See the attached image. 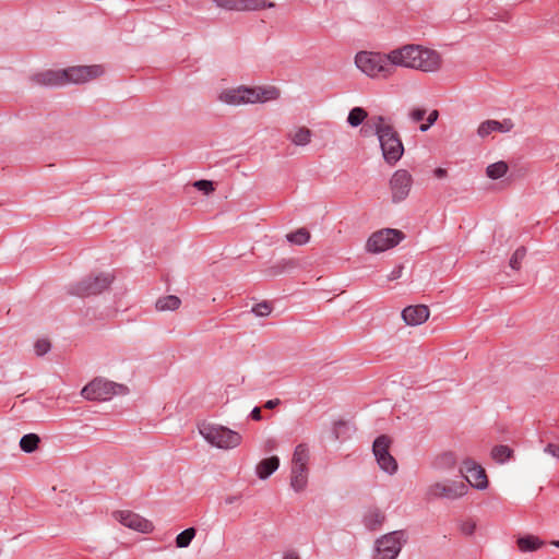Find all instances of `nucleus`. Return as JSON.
Returning <instances> with one entry per match:
<instances>
[{
    "instance_id": "58836bf2",
    "label": "nucleus",
    "mask_w": 559,
    "mask_h": 559,
    "mask_svg": "<svg viewBox=\"0 0 559 559\" xmlns=\"http://www.w3.org/2000/svg\"><path fill=\"white\" fill-rule=\"evenodd\" d=\"M50 348L51 344L46 338L37 340L34 345L35 353L39 357L46 355L50 350Z\"/></svg>"
},
{
    "instance_id": "f257e3e1",
    "label": "nucleus",
    "mask_w": 559,
    "mask_h": 559,
    "mask_svg": "<svg viewBox=\"0 0 559 559\" xmlns=\"http://www.w3.org/2000/svg\"><path fill=\"white\" fill-rule=\"evenodd\" d=\"M368 124L378 136L384 160L393 166L404 154V146L399 133L382 116H374Z\"/></svg>"
},
{
    "instance_id": "ddd939ff",
    "label": "nucleus",
    "mask_w": 559,
    "mask_h": 559,
    "mask_svg": "<svg viewBox=\"0 0 559 559\" xmlns=\"http://www.w3.org/2000/svg\"><path fill=\"white\" fill-rule=\"evenodd\" d=\"M414 63L413 70L433 73L441 69L442 58L438 51L417 45Z\"/></svg>"
},
{
    "instance_id": "9b49d317",
    "label": "nucleus",
    "mask_w": 559,
    "mask_h": 559,
    "mask_svg": "<svg viewBox=\"0 0 559 559\" xmlns=\"http://www.w3.org/2000/svg\"><path fill=\"white\" fill-rule=\"evenodd\" d=\"M468 491V486L464 481L449 480L445 483H435L427 489L429 498H442L456 500L464 497Z\"/></svg>"
},
{
    "instance_id": "a878e982",
    "label": "nucleus",
    "mask_w": 559,
    "mask_h": 559,
    "mask_svg": "<svg viewBox=\"0 0 559 559\" xmlns=\"http://www.w3.org/2000/svg\"><path fill=\"white\" fill-rule=\"evenodd\" d=\"M286 238L293 245L302 246L309 242L311 235L307 228L301 227L287 234Z\"/></svg>"
},
{
    "instance_id": "a211bd4d",
    "label": "nucleus",
    "mask_w": 559,
    "mask_h": 559,
    "mask_svg": "<svg viewBox=\"0 0 559 559\" xmlns=\"http://www.w3.org/2000/svg\"><path fill=\"white\" fill-rule=\"evenodd\" d=\"M430 311L425 305L408 306L403 309L402 318L407 325L416 326L425 323Z\"/></svg>"
},
{
    "instance_id": "4c0bfd02",
    "label": "nucleus",
    "mask_w": 559,
    "mask_h": 559,
    "mask_svg": "<svg viewBox=\"0 0 559 559\" xmlns=\"http://www.w3.org/2000/svg\"><path fill=\"white\" fill-rule=\"evenodd\" d=\"M275 3L267 0H247V11L262 10L265 8H274Z\"/></svg>"
},
{
    "instance_id": "6e6552de",
    "label": "nucleus",
    "mask_w": 559,
    "mask_h": 559,
    "mask_svg": "<svg viewBox=\"0 0 559 559\" xmlns=\"http://www.w3.org/2000/svg\"><path fill=\"white\" fill-rule=\"evenodd\" d=\"M404 239L399 229L384 228L374 231L366 242V250L370 253H380L397 246Z\"/></svg>"
},
{
    "instance_id": "2eb2a0df",
    "label": "nucleus",
    "mask_w": 559,
    "mask_h": 559,
    "mask_svg": "<svg viewBox=\"0 0 559 559\" xmlns=\"http://www.w3.org/2000/svg\"><path fill=\"white\" fill-rule=\"evenodd\" d=\"M417 51L416 44H407L402 47L392 49L389 51L391 58L393 74L396 72V68H405L413 70L415 53Z\"/></svg>"
},
{
    "instance_id": "ea45409f",
    "label": "nucleus",
    "mask_w": 559,
    "mask_h": 559,
    "mask_svg": "<svg viewBox=\"0 0 559 559\" xmlns=\"http://www.w3.org/2000/svg\"><path fill=\"white\" fill-rule=\"evenodd\" d=\"M425 115H426V110L425 109H423V108H414L409 112V118L414 122H419V121H421L425 118Z\"/></svg>"
},
{
    "instance_id": "a19ab883",
    "label": "nucleus",
    "mask_w": 559,
    "mask_h": 559,
    "mask_svg": "<svg viewBox=\"0 0 559 559\" xmlns=\"http://www.w3.org/2000/svg\"><path fill=\"white\" fill-rule=\"evenodd\" d=\"M545 452H547L548 454L559 459V445L558 444L549 443L545 448Z\"/></svg>"
},
{
    "instance_id": "9d476101",
    "label": "nucleus",
    "mask_w": 559,
    "mask_h": 559,
    "mask_svg": "<svg viewBox=\"0 0 559 559\" xmlns=\"http://www.w3.org/2000/svg\"><path fill=\"white\" fill-rule=\"evenodd\" d=\"M413 183V176L407 169L395 170L389 180L392 202L400 203L406 200L411 193Z\"/></svg>"
},
{
    "instance_id": "c9c22d12",
    "label": "nucleus",
    "mask_w": 559,
    "mask_h": 559,
    "mask_svg": "<svg viewBox=\"0 0 559 559\" xmlns=\"http://www.w3.org/2000/svg\"><path fill=\"white\" fill-rule=\"evenodd\" d=\"M192 187L205 195H209L215 190L214 182L205 179L194 181Z\"/></svg>"
},
{
    "instance_id": "aec40b11",
    "label": "nucleus",
    "mask_w": 559,
    "mask_h": 559,
    "mask_svg": "<svg viewBox=\"0 0 559 559\" xmlns=\"http://www.w3.org/2000/svg\"><path fill=\"white\" fill-rule=\"evenodd\" d=\"M217 99L229 106H238L245 103V86L240 85L237 88L223 90Z\"/></svg>"
},
{
    "instance_id": "7c9ffc66",
    "label": "nucleus",
    "mask_w": 559,
    "mask_h": 559,
    "mask_svg": "<svg viewBox=\"0 0 559 559\" xmlns=\"http://www.w3.org/2000/svg\"><path fill=\"white\" fill-rule=\"evenodd\" d=\"M197 531L194 527H189L179 533L176 537V546L178 548H187L192 539L195 537Z\"/></svg>"
},
{
    "instance_id": "2f4dec72",
    "label": "nucleus",
    "mask_w": 559,
    "mask_h": 559,
    "mask_svg": "<svg viewBox=\"0 0 559 559\" xmlns=\"http://www.w3.org/2000/svg\"><path fill=\"white\" fill-rule=\"evenodd\" d=\"M436 464L440 468L451 469L456 465V457L452 452H445L438 456Z\"/></svg>"
},
{
    "instance_id": "f8f14e48",
    "label": "nucleus",
    "mask_w": 559,
    "mask_h": 559,
    "mask_svg": "<svg viewBox=\"0 0 559 559\" xmlns=\"http://www.w3.org/2000/svg\"><path fill=\"white\" fill-rule=\"evenodd\" d=\"M390 445L391 439L382 435L373 441L372 451L380 468L392 475L397 471V462L389 452Z\"/></svg>"
},
{
    "instance_id": "dca6fc26",
    "label": "nucleus",
    "mask_w": 559,
    "mask_h": 559,
    "mask_svg": "<svg viewBox=\"0 0 559 559\" xmlns=\"http://www.w3.org/2000/svg\"><path fill=\"white\" fill-rule=\"evenodd\" d=\"M115 518L123 526L140 533L147 534L154 530V525L151 521L131 511H119L115 514Z\"/></svg>"
},
{
    "instance_id": "a18cd8bd",
    "label": "nucleus",
    "mask_w": 559,
    "mask_h": 559,
    "mask_svg": "<svg viewBox=\"0 0 559 559\" xmlns=\"http://www.w3.org/2000/svg\"><path fill=\"white\" fill-rule=\"evenodd\" d=\"M280 403H281V401H280L278 399L270 400V401H267V402L264 404V407H265V408H267V409H273V408H275Z\"/></svg>"
},
{
    "instance_id": "3c124183",
    "label": "nucleus",
    "mask_w": 559,
    "mask_h": 559,
    "mask_svg": "<svg viewBox=\"0 0 559 559\" xmlns=\"http://www.w3.org/2000/svg\"><path fill=\"white\" fill-rule=\"evenodd\" d=\"M551 544H552L554 546H556V547H559V540H554V542H551Z\"/></svg>"
},
{
    "instance_id": "f03ea898",
    "label": "nucleus",
    "mask_w": 559,
    "mask_h": 559,
    "mask_svg": "<svg viewBox=\"0 0 559 559\" xmlns=\"http://www.w3.org/2000/svg\"><path fill=\"white\" fill-rule=\"evenodd\" d=\"M100 66H76L64 70H48L36 75V81L46 86H59L66 83H85L102 75Z\"/></svg>"
},
{
    "instance_id": "393cba45",
    "label": "nucleus",
    "mask_w": 559,
    "mask_h": 559,
    "mask_svg": "<svg viewBox=\"0 0 559 559\" xmlns=\"http://www.w3.org/2000/svg\"><path fill=\"white\" fill-rule=\"evenodd\" d=\"M289 139L295 145L305 146L311 140V131L306 127H300L289 134Z\"/></svg>"
},
{
    "instance_id": "f704fd0d",
    "label": "nucleus",
    "mask_w": 559,
    "mask_h": 559,
    "mask_svg": "<svg viewBox=\"0 0 559 559\" xmlns=\"http://www.w3.org/2000/svg\"><path fill=\"white\" fill-rule=\"evenodd\" d=\"M525 255H526V249L524 247L518 248L510 259V262H509L510 266L513 270H516V271L520 270L522 261L525 258Z\"/></svg>"
},
{
    "instance_id": "4be33fe9",
    "label": "nucleus",
    "mask_w": 559,
    "mask_h": 559,
    "mask_svg": "<svg viewBox=\"0 0 559 559\" xmlns=\"http://www.w3.org/2000/svg\"><path fill=\"white\" fill-rule=\"evenodd\" d=\"M280 467V459L276 455L261 460L255 466L257 476L264 480Z\"/></svg>"
},
{
    "instance_id": "5701e85b",
    "label": "nucleus",
    "mask_w": 559,
    "mask_h": 559,
    "mask_svg": "<svg viewBox=\"0 0 559 559\" xmlns=\"http://www.w3.org/2000/svg\"><path fill=\"white\" fill-rule=\"evenodd\" d=\"M516 544L522 552L535 551L545 545V543L535 535L519 537Z\"/></svg>"
},
{
    "instance_id": "0eeeda50",
    "label": "nucleus",
    "mask_w": 559,
    "mask_h": 559,
    "mask_svg": "<svg viewBox=\"0 0 559 559\" xmlns=\"http://www.w3.org/2000/svg\"><path fill=\"white\" fill-rule=\"evenodd\" d=\"M114 276L109 273H99L97 275L86 276L82 281L72 284L69 293L79 297H87L100 294L112 283Z\"/></svg>"
},
{
    "instance_id": "c85d7f7f",
    "label": "nucleus",
    "mask_w": 559,
    "mask_h": 559,
    "mask_svg": "<svg viewBox=\"0 0 559 559\" xmlns=\"http://www.w3.org/2000/svg\"><path fill=\"white\" fill-rule=\"evenodd\" d=\"M367 117H368V114L364 108L354 107L348 114L347 123L350 127L356 128V127L360 126Z\"/></svg>"
},
{
    "instance_id": "39448f33",
    "label": "nucleus",
    "mask_w": 559,
    "mask_h": 559,
    "mask_svg": "<svg viewBox=\"0 0 559 559\" xmlns=\"http://www.w3.org/2000/svg\"><path fill=\"white\" fill-rule=\"evenodd\" d=\"M199 433L213 447L231 449L240 444L241 436L224 426L202 423L198 427Z\"/></svg>"
},
{
    "instance_id": "09e8293b",
    "label": "nucleus",
    "mask_w": 559,
    "mask_h": 559,
    "mask_svg": "<svg viewBox=\"0 0 559 559\" xmlns=\"http://www.w3.org/2000/svg\"><path fill=\"white\" fill-rule=\"evenodd\" d=\"M237 500H239V498H237V497H227L225 499V502L228 504H231V503L236 502Z\"/></svg>"
},
{
    "instance_id": "72a5a7b5",
    "label": "nucleus",
    "mask_w": 559,
    "mask_h": 559,
    "mask_svg": "<svg viewBox=\"0 0 559 559\" xmlns=\"http://www.w3.org/2000/svg\"><path fill=\"white\" fill-rule=\"evenodd\" d=\"M214 3L227 10H243L245 0H213Z\"/></svg>"
},
{
    "instance_id": "de8ad7c7",
    "label": "nucleus",
    "mask_w": 559,
    "mask_h": 559,
    "mask_svg": "<svg viewBox=\"0 0 559 559\" xmlns=\"http://www.w3.org/2000/svg\"><path fill=\"white\" fill-rule=\"evenodd\" d=\"M430 127H431V124H429V122L427 121V123L420 124L419 130L421 132H426Z\"/></svg>"
},
{
    "instance_id": "473e14b6",
    "label": "nucleus",
    "mask_w": 559,
    "mask_h": 559,
    "mask_svg": "<svg viewBox=\"0 0 559 559\" xmlns=\"http://www.w3.org/2000/svg\"><path fill=\"white\" fill-rule=\"evenodd\" d=\"M273 310V306L267 301H262L257 305H254L250 312L254 314L258 318H264L271 314Z\"/></svg>"
},
{
    "instance_id": "c03bdc74",
    "label": "nucleus",
    "mask_w": 559,
    "mask_h": 559,
    "mask_svg": "<svg viewBox=\"0 0 559 559\" xmlns=\"http://www.w3.org/2000/svg\"><path fill=\"white\" fill-rule=\"evenodd\" d=\"M433 175L439 178V179H442V178H445L447 175H448V171L447 169L444 168H441V167H438L433 170Z\"/></svg>"
},
{
    "instance_id": "37998d69",
    "label": "nucleus",
    "mask_w": 559,
    "mask_h": 559,
    "mask_svg": "<svg viewBox=\"0 0 559 559\" xmlns=\"http://www.w3.org/2000/svg\"><path fill=\"white\" fill-rule=\"evenodd\" d=\"M438 117H439V112L438 110H432L428 117H427V121L429 122V124H433L437 120H438Z\"/></svg>"
},
{
    "instance_id": "423d86ee",
    "label": "nucleus",
    "mask_w": 559,
    "mask_h": 559,
    "mask_svg": "<svg viewBox=\"0 0 559 559\" xmlns=\"http://www.w3.org/2000/svg\"><path fill=\"white\" fill-rule=\"evenodd\" d=\"M128 388L123 384L105 379H94L82 389L81 394L88 401H107L115 395L126 394Z\"/></svg>"
},
{
    "instance_id": "8fccbe9b",
    "label": "nucleus",
    "mask_w": 559,
    "mask_h": 559,
    "mask_svg": "<svg viewBox=\"0 0 559 559\" xmlns=\"http://www.w3.org/2000/svg\"><path fill=\"white\" fill-rule=\"evenodd\" d=\"M284 559H300L297 555L295 554H287Z\"/></svg>"
},
{
    "instance_id": "f3484780",
    "label": "nucleus",
    "mask_w": 559,
    "mask_h": 559,
    "mask_svg": "<svg viewBox=\"0 0 559 559\" xmlns=\"http://www.w3.org/2000/svg\"><path fill=\"white\" fill-rule=\"evenodd\" d=\"M247 104L265 103L280 97V90L273 85L247 86Z\"/></svg>"
},
{
    "instance_id": "412c9836",
    "label": "nucleus",
    "mask_w": 559,
    "mask_h": 559,
    "mask_svg": "<svg viewBox=\"0 0 559 559\" xmlns=\"http://www.w3.org/2000/svg\"><path fill=\"white\" fill-rule=\"evenodd\" d=\"M385 521V514L377 507L369 508L362 518V523L369 531L379 530Z\"/></svg>"
},
{
    "instance_id": "7ed1b4c3",
    "label": "nucleus",
    "mask_w": 559,
    "mask_h": 559,
    "mask_svg": "<svg viewBox=\"0 0 559 559\" xmlns=\"http://www.w3.org/2000/svg\"><path fill=\"white\" fill-rule=\"evenodd\" d=\"M355 63L362 73L372 79H390L394 75L389 52L359 51Z\"/></svg>"
},
{
    "instance_id": "4468645a",
    "label": "nucleus",
    "mask_w": 559,
    "mask_h": 559,
    "mask_svg": "<svg viewBox=\"0 0 559 559\" xmlns=\"http://www.w3.org/2000/svg\"><path fill=\"white\" fill-rule=\"evenodd\" d=\"M460 472L472 487L480 490L488 487V478L485 469L475 461L471 459L464 460Z\"/></svg>"
},
{
    "instance_id": "bb28decb",
    "label": "nucleus",
    "mask_w": 559,
    "mask_h": 559,
    "mask_svg": "<svg viewBox=\"0 0 559 559\" xmlns=\"http://www.w3.org/2000/svg\"><path fill=\"white\" fill-rule=\"evenodd\" d=\"M509 169V166L506 162L500 160L493 164H490L486 168V175L493 180L502 178Z\"/></svg>"
},
{
    "instance_id": "79ce46f5",
    "label": "nucleus",
    "mask_w": 559,
    "mask_h": 559,
    "mask_svg": "<svg viewBox=\"0 0 559 559\" xmlns=\"http://www.w3.org/2000/svg\"><path fill=\"white\" fill-rule=\"evenodd\" d=\"M250 417L253 419V420H261L262 419V415H261V408L260 407H254L251 413H250Z\"/></svg>"
},
{
    "instance_id": "b1692460",
    "label": "nucleus",
    "mask_w": 559,
    "mask_h": 559,
    "mask_svg": "<svg viewBox=\"0 0 559 559\" xmlns=\"http://www.w3.org/2000/svg\"><path fill=\"white\" fill-rule=\"evenodd\" d=\"M180 305L181 300L179 297L175 295H167L156 300L155 308L157 311H174L177 310Z\"/></svg>"
},
{
    "instance_id": "1a4fd4ad",
    "label": "nucleus",
    "mask_w": 559,
    "mask_h": 559,
    "mask_svg": "<svg viewBox=\"0 0 559 559\" xmlns=\"http://www.w3.org/2000/svg\"><path fill=\"white\" fill-rule=\"evenodd\" d=\"M403 537V531H394L378 538L373 559H395L402 549Z\"/></svg>"
},
{
    "instance_id": "cd10ccee",
    "label": "nucleus",
    "mask_w": 559,
    "mask_h": 559,
    "mask_svg": "<svg viewBox=\"0 0 559 559\" xmlns=\"http://www.w3.org/2000/svg\"><path fill=\"white\" fill-rule=\"evenodd\" d=\"M40 439L35 433L24 435L20 440V447L25 453L34 452L39 443Z\"/></svg>"
},
{
    "instance_id": "49530a36",
    "label": "nucleus",
    "mask_w": 559,
    "mask_h": 559,
    "mask_svg": "<svg viewBox=\"0 0 559 559\" xmlns=\"http://www.w3.org/2000/svg\"><path fill=\"white\" fill-rule=\"evenodd\" d=\"M402 267H399L397 270H394L391 275L389 276V280H395L401 276Z\"/></svg>"
},
{
    "instance_id": "c756f323",
    "label": "nucleus",
    "mask_w": 559,
    "mask_h": 559,
    "mask_svg": "<svg viewBox=\"0 0 559 559\" xmlns=\"http://www.w3.org/2000/svg\"><path fill=\"white\" fill-rule=\"evenodd\" d=\"M513 450L509 448L508 445H496L491 450V457L497 463H504L512 456Z\"/></svg>"
},
{
    "instance_id": "20e7f679",
    "label": "nucleus",
    "mask_w": 559,
    "mask_h": 559,
    "mask_svg": "<svg viewBox=\"0 0 559 559\" xmlns=\"http://www.w3.org/2000/svg\"><path fill=\"white\" fill-rule=\"evenodd\" d=\"M310 448L306 443L295 447L290 462V487L296 492L304 491L308 486Z\"/></svg>"
},
{
    "instance_id": "e433bc0d",
    "label": "nucleus",
    "mask_w": 559,
    "mask_h": 559,
    "mask_svg": "<svg viewBox=\"0 0 559 559\" xmlns=\"http://www.w3.org/2000/svg\"><path fill=\"white\" fill-rule=\"evenodd\" d=\"M295 266H296V263L294 260H292V259L282 260L281 262H278L277 264H275L271 267V272H272V274L277 275V274H281V273H283L287 270H290Z\"/></svg>"
},
{
    "instance_id": "6ab92c4d",
    "label": "nucleus",
    "mask_w": 559,
    "mask_h": 559,
    "mask_svg": "<svg viewBox=\"0 0 559 559\" xmlns=\"http://www.w3.org/2000/svg\"><path fill=\"white\" fill-rule=\"evenodd\" d=\"M513 128V122L511 119H504L503 121L497 120H486L481 122L477 129V134L480 138L488 136L491 132H501L507 133L510 132Z\"/></svg>"
}]
</instances>
